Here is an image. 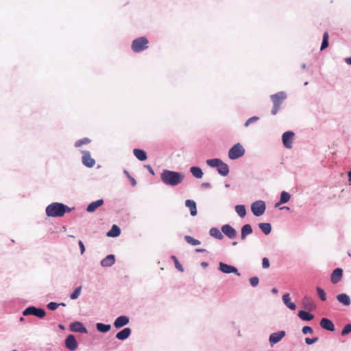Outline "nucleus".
Returning <instances> with one entry per match:
<instances>
[{
  "label": "nucleus",
  "mask_w": 351,
  "mask_h": 351,
  "mask_svg": "<svg viewBox=\"0 0 351 351\" xmlns=\"http://www.w3.org/2000/svg\"><path fill=\"white\" fill-rule=\"evenodd\" d=\"M129 317H127V316H124V315H122V316H119V317H117L114 322V326L116 328H121L125 325H127L128 323H129Z\"/></svg>",
  "instance_id": "nucleus-15"
},
{
  "label": "nucleus",
  "mask_w": 351,
  "mask_h": 351,
  "mask_svg": "<svg viewBox=\"0 0 351 351\" xmlns=\"http://www.w3.org/2000/svg\"><path fill=\"white\" fill-rule=\"evenodd\" d=\"M328 46V33L326 32L323 36V40L320 49L322 51L327 48Z\"/></svg>",
  "instance_id": "nucleus-38"
},
{
  "label": "nucleus",
  "mask_w": 351,
  "mask_h": 351,
  "mask_svg": "<svg viewBox=\"0 0 351 351\" xmlns=\"http://www.w3.org/2000/svg\"><path fill=\"white\" fill-rule=\"evenodd\" d=\"M190 171L193 176L197 178H202L203 176V172L198 167H192Z\"/></svg>",
  "instance_id": "nucleus-32"
},
{
  "label": "nucleus",
  "mask_w": 351,
  "mask_h": 351,
  "mask_svg": "<svg viewBox=\"0 0 351 351\" xmlns=\"http://www.w3.org/2000/svg\"><path fill=\"white\" fill-rule=\"evenodd\" d=\"M337 300L345 306H349L350 304V299L349 296L346 293H341L337 296Z\"/></svg>",
  "instance_id": "nucleus-24"
},
{
  "label": "nucleus",
  "mask_w": 351,
  "mask_h": 351,
  "mask_svg": "<svg viewBox=\"0 0 351 351\" xmlns=\"http://www.w3.org/2000/svg\"><path fill=\"white\" fill-rule=\"evenodd\" d=\"M82 163L84 166L91 168L95 165V160L91 157L90 152H83L82 158Z\"/></svg>",
  "instance_id": "nucleus-10"
},
{
  "label": "nucleus",
  "mask_w": 351,
  "mask_h": 351,
  "mask_svg": "<svg viewBox=\"0 0 351 351\" xmlns=\"http://www.w3.org/2000/svg\"><path fill=\"white\" fill-rule=\"evenodd\" d=\"M90 142V140L89 138H84L77 141L75 143V146L76 147H79L83 145L88 144Z\"/></svg>",
  "instance_id": "nucleus-39"
},
{
  "label": "nucleus",
  "mask_w": 351,
  "mask_h": 351,
  "mask_svg": "<svg viewBox=\"0 0 351 351\" xmlns=\"http://www.w3.org/2000/svg\"><path fill=\"white\" fill-rule=\"evenodd\" d=\"M59 304V306H60V305L65 306V304H64V303H61V304Z\"/></svg>",
  "instance_id": "nucleus-59"
},
{
  "label": "nucleus",
  "mask_w": 351,
  "mask_h": 351,
  "mask_svg": "<svg viewBox=\"0 0 351 351\" xmlns=\"http://www.w3.org/2000/svg\"><path fill=\"white\" fill-rule=\"evenodd\" d=\"M342 276L343 270L340 268H337L332 271L331 274L330 281L332 284H337L341 280Z\"/></svg>",
  "instance_id": "nucleus-14"
},
{
  "label": "nucleus",
  "mask_w": 351,
  "mask_h": 351,
  "mask_svg": "<svg viewBox=\"0 0 351 351\" xmlns=\"http://www.w3.org/2000/svg\"><path fill=\"white\" fill-rule=\"evenodd\" d=\"M134 155L141 161H144L147 159V154L145 151L140 149H134Z\"/></svg>",
  "instance_id": "nucleus-26"
},
{
  "label": "nucleus",
  "mask_w": 351,
  "mask_h": 351,
  "mask_svg": "<svg viewBox=\"0 0 351 351\" xmlns=\"http://www.w3.org/2000/svg\"><path fill=\"white\" fill-rule=\"evenodd\" d=\"M282 301L284 304L291 310H295L296 308L295 304L291 302V298L289 293L284 294L282 296Z\"/></svg>",
  "instance_id": "nucleus-23"
},
{
  "label": "nucleus",
  "mask_w": 351,
  "mask_h": 351,
  "mask_svg": "<svg viewBox=\"0 0 351 351\" xmlns=\"http://www.w3.org/2000/svg\"><path fill=\"white\" fill-rule=\"evenodd\" d=\"M270 97L274 104L271 112V114L276 115L279 111L282 103L286 99L287 95L284 92H278L276 94L271 95Z\"/></svg>",
  "instance_id": "nucleus-3"
},
{
  "label": "nucleus",
  "mask_w": 351,
  "mask_h": 351,
  "mask_svg": "<svg viewBox=\"0 0 351 351\" xmlns=\"http://www.w3.org/2000/svg\"><path fill=\"white\" fill-rule=\"evenodd\" d=\"M221 160L218 158L208 159L206 160V164L210 167L217 168L221 163Z\"/></svg>",
  "instance_id": "nucleus-36"
},
{
  "label": "nucleus",
  "mask_w": 351,
  "mask_h": 351,
  "mask_svg": "<svg viewBox=\"0 0 351 351\" xmlns=\"http://www.w3.org/2000/svg\"><path fill=\"white\" fill-rule=\"evenodd\" d=\"M265 204L261 200L256 201L251 206L252 212L257 217L262 215L265 213Z\"/></svg>",
  "instance_id": "nucleus-6"
},
{
  "label": "nucleus",
  "mask_w": 351,
  "mask_h": 351,
  "mask_svg": "<svg viewBox=\"0 0 351 351\" xmlns=\"http://www.w3.org/2000/svg\"><path fill=\"white\" fill-rule=\"evenodd\" d=\"M121 233L120 228L117 225H113L111 230L107 233L108 237H118Z\"/></svg>",
  "instance_id": "nucleus-31"
},
{
  "label": "nucleus",
  "mask_w": 351,
  "mask_h": 351,
  "mask_svg": "<svg viewBox=\"0 0 351 351\" xmlns=\"http://www.w3.org/2000/svg\"><path fill=\"white\" fill-rule=\"evenodd\" d=\"M318 337H314V338H312V339H310V338H306L305 339V342L306 344L308 345H311V344H313L315 342H317L318 341Z\"/></svg>",
  "instance_id": "nucleus-48"
},
{
  "label": "nucleus",
  "mask_w": 351,
  "mask_h": 351,
  "mask_svg": "<svg viewBox=\"0 0 351 351\" xmlns=\"http://www.w3.org/2000/svg\"><path fill=\"white\" fill-rule=\"evenodd\" d=\"M71 208L62 203L54 202L46 208V214L49 217H62L66 213L71 211Z\"/></svg>",
  "instance_id": "nucleus-2"
},
{
  "label": "nucleus",
  "mask_w": 351,
  "mask_h": 351,
  "mask_svg": "<svg viewBox=\"0 0 351 351\" xmlns=\"http://www.w3.org/2000/svg\"><path fill=\"white\" fill-rule=\"evenodd\" d=\"M271 292L273 293H278V290L276 288H273L272 290H271Z\"/></svg>",
  "instance_id": "nucleus-55"
},
{
  "label": "nucleus",
  "mask_w": 351,
  "mask_h": 351,
  "mask_svg": "<svg viewBox=\"0 0 351 351\" xmlns=\"http://www.w3.org/2000/svg\"><path fill=\"white\" fill-rule=\"evenodd\" d=\"M97 329L101 332H106L110 330V325L98 323L96 325Z\"/></svg>",
  "instance_id": "nucleus-34"
},
{
  "label": "nucleus",
  "mask_w": 351,
  "mask_h": 351,
  "mask_svg": "<svg viewBox=\"0 0 351 351\" xmlns=\"http://www.w3.org/2000/svg\"><path fill=\"white\" fill-rule=\"evenodd\" d=\"M237 213L241 217H244L246 215V210L243 205H237L235 206Z\"/></svg>",
  "instance_id": "nucleus-35"
},
{
  "label": "nucleus",
  "mask_w": 351,
  "mask_h": 351,
  "mask_svg": "<svg viewBox=\"0 0 351 351\" xmlns=\"http://www.w3.org/2000/svg\"><path fill=\"white\" fill-rule=\"evenodd\" d=\"M171 258H172V259L173 260V261H174V263H175V266H176V267L178 270H180V271H183V270H184V269H183V267H182V266L180 265V263H179V261H178V258H177L175 256H171Z\"/></svg>",
  "instance_id": "nucleus-42"
},
{
  "label": "nucleus",
  "mask_w": 351,
  "mask_h": 351,
  "mask_svg": "<svg viewBox=\"0 0 351 351\" xmlns=\"http://www.w3.org/2000/svg\"><path fill=\"white\" fill-rule=\"evenodd\" d=\"M59 304L56 302H51L47 304V308L51 311L56 310L58 307Z\"/></svg>",
  "instance_id": "nucleus-47"
},
{
  "label": "nucleus",
  "mask_w": 351,
  "mask_h": 351,
  "mask_svg": "<svg viewBox=\"0 0 351 351\" xmlns=\"http://www.w3.org/2000/svg\"><path fill=\"white\" fill-rule=\"evenodd\" d=\"M130 333L131 329L130 328H125L117 332L116 337L119 340H125L130 336Z\"/></svg>",
  "instance_id": "nucleus-20"
},
{
  "label": "nucleus",
  "mask_w": 351,
  "mask_h": 351,
  "mask_svg": "<svg viewBox=\"0 0 351 351\" xmlns=\"http://www.w3.org/2000/svg\"><path fill=\"white\" fill-rule=\"evenodd\" d=\"M282 208H285V209H289V208H288V207H287V206H285V207H283Z\"/></svg>",
  "instance_id": "nucleus-60"
},
{
  "label": "nucleus",
  "mask_w": 351,
  "mask_h": 351,
  "mask_svg": "<svg viewBox=\"0 0 351 351\" xmlns=\"http://www.w3.org/2000/svg\"><path fill=\"white\" fill-rule=\"evenodd\" d=\"M259 119L258 117L254 116L250 119H248L246 122L245 123V126L247 127L250 123L256 121Z\"/></svg>",
  "instance_id": "nucleus-44"
},
{
  "label": "nucleus",
  "mask_w": 351,
  "mask_h": 351,
  "mask_svg": "<svg viewBox=\"0 0 351 351\" xmlns=\"http://www.w3.org/2000/svg\"><path fill=\"white\" fill-rule=\"evenodd\" d=\"M23 314L25 316L32 315L39 318H43L46 315L45 311L43 308H38L34 306L27 307L25 309Z\"/></svg>",
  "instance_id": "nucleus-7"
},
{
  "label": "nucleus",
  "mask_w": 351,
  "mask_h": 351,
  "mask_svg": "<svg viewBox=\"0 0 351 351\" xmlns=\"http://www.w3.org/2000/svg\"><path fill=\"white\" fill-rule=\"evenodd\" d=\"M209 233L210 236L220 240L222 239L223 237L220 230L217 228H212L210 230Z\"/></svg>",
  "instance_id": "nucleus-33"
},
{
  "label": "nucleus",
  "mask_w": 351,
  "mask_h": 351,
  "mask_svg": "<svg viewBox=\"0 0 351 351\" xmlns=\"http://www.w3.org/2000/svg\"><path fill=\"white\" fill-rule=\"evenodd\" d=\"M317 295L320 298V299L322 300V301H325L326 300V293L324 291V290L320 287H317Z\"/></svg>",
  "instance_id": "nucleus-40"
},
{
  "label": "nucleus",
  "mask_w": 351,
  "mask_h": 351,
  "mask_svg": "<svg viewBox=\"0 0 351 351\" xmlns=\"http://www.w3.org/2000/svg\"><path fill=\"white\" fill-rule=\"evenodd\" d=\"M291 195L286 191H282L280 194V199L278 203L276 204V206H278L281 204H285L289 201Z\"/></svg>",
  "instance_id": "nucleus-29"
},
{
  "label": "nucleus",
  "mask_w": 351,
  "mask_h": 351,
  "mask_svg": "<svg viewBox=\"0 0 351 351\" xmlns=\"http://www.w3.org/2000/svg\"><path fill=\"white\" fill-rule=\"evenodd\" d=\"M345 62L348 64H351V58H346Z\"/></svg>",
  "instance_id": "nucleus-53"
},
{
  "label": "nucleus",
  "mask_w": 351,
  "mask_h": 351,
  "mask_svg": "<svg viewBox=\"0 0 351 351\" xmlns=\"http://www.w3.org/2000/svg\"><path fill=\"white\" fill-rule=\"evenodd\" d=\"M232 244L235 245H237V242H233V243H232Z\"/></svg>",
  "instance_id": "nucleus-61"
},
{
  "label": "nucleus",
  "mask_w": 351,
  "mask_h": 351,
  "mask_svg": "<svg viewBox=\"0 0 351 351\" xmlns=\"http://www.w3.org/2000/svg\"><path fill=\"white\" fill-rule=\"evenodd\" d=\"M185 205L190 210L191 215L192 216H195L197 213L196 203L195 201L191 199H187L185 202Z\"/></svg>",
  "instance_id": "nucleus-18"
},
{
  "label": "nucleus",
  "mask_w": 351,
  "mask_h": 351,
  "mask_svg": "<svg viewBox=\"0 0 351 351\" xmlns=\"http://www.w3.org/2000/svg\"><path fill=\"white\" fill-rule=\"evenodd\" d=\"M320 326L327 330L334 331L335 326L331 320L328 318H322L320 321Z\"/></svg>",
  "instance_id": "nucleus-16"
},
{
  "label": "nucleus",
  "mask_w": 351,
  "mask_h": 351,
  "mask_svg": "<svg viewBox=\"0 0 351 351\" xmlns=\"http://www.w3.org/2000/svg\"><path fill=\"white\" fill-rule=\"evenodd\" d=\"M302 304L304 308H307L308 310H312L315 308V304H313L312 300L307 296H305L303 298Z\"/></svg>",
  "instance_id": "nucleus-27"
},
{
  "label": "nucleus",
  "mask_w": 351,
  "mask_h": 351,
  "mask_svg": "<svg viewBox=\"0 0 351 351\" xmlns=\"http://www.w3.org/2000/svg\"><path fill=\"white\" fill-rule=\"evenodd\" d=\"M184 240L192 245H197L200 244V241L193 237L186 235L184 237Z\"/></svg>",
  "instance_id": "nucleus-37"
},
{
  "label": "nucleus",
  "mask_w": 351,
  "mask_h": 351,
  "mask_svg": "<svg viewBox=\"0 0 351 351\" xmlns=\"http://www.w3.org/2000/svg\"><path fill=\"white\" fill-rule=\"evenodd\" d=\"M78 245L80 247V252H81V254H84V251H85V247H84V243H82V241H80L78 242Z\"/></svg>",
  "instance_id": "nucleus-51"
},
{
  "label": "nucleus",
  "mask_w": 351,
  "mask_h": 351,
  "mask_svg": "<svg viewBox=\"0 0 351 351\" xmlns=\"http://www.w3.org/2000/svg\"><path fill=\"white\" fill-rule=\"evenodd\" d=\"M115 259L114 256L112 254L108 255L105 258H104L101 264L103 267H110L114 263Z\"/></svg>",
  "instance_id": "nucleus-22"
},
{
  "label": "nucleus",
  "mask_w": 351,
  "mask_h": 351,
  "mask_svg": "<svg viewBox=\"0 0 351 351\" xmlns=\"http://www.w3.org/2000/svg\"><path fill=\"white\" fill-rule=\"evenodd\" d=\"M195 251L197 252H206V250L205 249H196Z\"/></svg>",
  "instance_id": "nucleus-54"
},
{
  "label": "nucleus",
  "mask_w": 351,
  "mask_h": 351,
  "mask_svg": "<svg viewBox=\"0 0 351 351\" xmlns=\"http://www.w3.org/2000/svg\"><path fill=\"white\" fill-rule=\"evenodd\" d=\"M219 270L222 271L224 274H230V273H234L237 276H240L241 274L238 271L237 269L232 265H229L228 264L223 263H219Z\"/></svg>",
  "instance_id": "nucleus-8"
},
{
  "label": "nucleus",
  "mask_w": 351,
  "mask_h": 351,
  "mask_svg": "<svg viewBox=\"0 0 351 351\" xmlns=\"http://www.w3.org/2000/svg\"><path fill=\"white\" fill-rule=\"evenodd\" d=\"M252 232V228L250 224L244 225L241 228V238L244 240L247 235L250 234Z\"/></svg>",
  "instance_id": "nucleus-25"
},
{
  "label": "nucleus",
  "mask_w": 351,
  "mask_h": 351,
  "mask_svg": "<svg viewBox=\"0 0 351 351\" xmlns=\"http://www.w3.org/2000/svg\"><path fill=\"white\" fill-rule=\"evenodd\" d=\"M221 231L230 239H234L237 236V231L228 224L223 225L221 227Z\"/></svg>",
  "instance_id": "nucleus-13"
},
{
  "label": "nucleus",
  "mask_w": 351,
  "mask_h": 351,
  "mask_svg": "<svg viewBox=\"0 0 351 351\" xmlns=\"http://www.w3.org/2000/svg\"><path fill=\"white\" fill-rule=\"evenodd\" d=\"M124 173L127 176V177L130 179L132 185L133 186H134L136 184V180L134 178H132L127 171H124Z\"/></svg>",
  "instance_id": "nucleus-49"
},
{
  "label": "nucleus",
  "mask_w": 351,
  "mask_h": 351,
  "mask_svg": "<svg viewBox=\"0 0 351 351\" xmlns=\"http://www.w3.org/2000/svg\"><path fill=\"white\" fill-rule=\"evenodd\" d=\"M250 282L252 287H256L258 285V284L259 282V279L258 277H256V276L252 277L250 279Z\"/></svg>",
  "instance_id": "nucleus-45"
},
{
  "label": "nucleus",
  "mask_w": 351,
  "mask_h": 351,
  "mask_svg": "<svg viewBox=\"0 0 351 351\" xmlns=\"http://www.w3.org/2000/svg\"><path fill=\"white\" fill-rule=\"evenodd\" d=\"M149 47V40L147 38L142 36L134 39L131 45L132 51L135 53L141 52Z\"/></svg>",
  "instance_id": "nucleus-4"
},
{
  "label": "nucleus",
  "mask_w": 351,
  "mask_h": 351,
  "mask_svg": "<svg viewBox=\"0 0 351 351\" xmlns=\"http://www.w3.org/2000/svg\"><path fill=\"white\" fill-rule=\"evenodd\" d=\"M65 345H66V347L71 351H74L77 349V341H76L75 337L73 335H69L66 337V339L65 340Z\"/></svg>",
  "instance_id": "nucleus-12"
},
{
  "label": "nucleus",
  "mask_w": 351,
  "mask_h": 351,
  "mask_svg": "<svg viewBox=\"0 0 351 351\" xmlns=\"http://www.w3.org/2000/svg\"><path fill=\"white\" fill-rule=\"evenodd\" d=\"M202 265L203 267H206V266L208 265V263H202Z\"/></svg>",
  "instance_id": "nucleus-57"
},
{
  "label": "nucleus",
  "mask_w": 351,
  "mask_h": 351,
  "mask_svg": "<svg viewBox=\"0 0 351 351\" xmlns=\"http://www.w3.org/2000/svg\"><path fill=\"white\" fill-rule=\"evenodd\" d=\"M184 176L183 173L164 169L160 173V179L166 185L175 186L182 182Z\"/></svg>",
  "instance_id": "nucleus-1"
},
{
  "label": "nucleus",
  "mask_w": 351,
  "mask_h": 351,
  "mask_svg": "<svg viewBox=\"0 0 351 351\" xmlns=\"http://www.w3.org/2000/svg\"><path fill=\"white\" fill-rule=\"evenodd\" d=\"M298 316L300 319L304 321H310L313 319L314 316L313 314L304 311H300L298 313Z\"/></svg>",
  "instance_id": "nucleus-28"
},
{
  "label": "nucleus",
  "mask_w": 351,
  "mask_h": 351,
  "mask_svg": "<svg viewBox=\"0 0 351 351\" xmlns=\"http://www.w3.org/2000/svg\"><path fill=\"white\" fill-rule=\"evenodd\" d=\"M82 287H78L75 289V291L71 293L70 298L71 300H75L78 298L81 293Z\"/></svg>",
  "instance_id": "nucleus-41"
},
{
  "label": "nucleus",
  "mask_w": 351,
  "mask_h": 351,
  "mask_svg": "<svg viewBox=\"0 0 351 351\" xmlns=\"http://www.w3.org/2000/svg\"><path fill=\"white\" fill-rule=\"evenodd\" d=\"M12 351H18V350H12Z\"/></svg>",
  "instance_id": "nucleus-62"
},
{
  "label": "nucleus",
  "mask_w": 351,
  "mask_h": 351,
  "mask_svg": "<svg viewBox=\"0 0 351 351\" xmlns=\"http://www.w3.org/2000/svg\"><path fill=\"white\" fill-rule=\"evenodd\" d=\"M349 176V180L351 182V171L348 174Z\"/></svg>",
  "instance_id": "nucleus-58"
},
{
  "label": "nucleus",
  "mask_w": 351,
  "mask_h": 351,
  "mask_svg": "<svg viewBox=\"0 0 351 351\" xmlns=\"http://www.w3.org/2000/svg\"><path fill=\"white\" fill-rule=\"evenodd\" d=\"M269 267V261L267 258H263V267L267 269Z\"/></svg>",
  "instance_id": "nucleus-50"
},
{
  "label": "nucleus",
  "mask_w": 351,
  "mask_h": 351,
  "mask_svg": "<svg viewBox=\"0 0 351 351\" xmlns=\"http://www.w3.org/2000/svg\"><path fill=\"white\" fill-rule=\"evenodd\" d=\"M303 334L306 335L308 333L312 334L313 332V330L311 327L310 326H304L302 330Z\"/></svg>",
  "instance_id": "nucleus-46"
},
{
  "label": "nucleus",
  "mask_w": 351,
  "mask_h": 351,
  "mask_svg": "<svg viewBox=\"0 0 351 351\" xmlns=\"http://www.w3.org/2000/svg\"><path fill=\"white\" fill-rule=\"evenodd\" d=\"M260 229L263 231V232L265 234H269L271 230V226L269 223H261L258 225Z\"/></svg>",
  "instance_id": "nucleus-30"
},
{
  "label": "nucleus",
  "mask_w": 351,
  "mask_h": 351,
  "mask_svg": "<svg viewBox=\"0 0 351 351\" xmlns=\"http://www.w3.org/2000/svg\"><path fill=\"white\" fill-rule=\"evenodd\" d=\"M202 185H203L204 187H208V186H210V184H209V183H204Z\"/></svg>",
  "instance_id": "nucleus-56"
},
{
  "label": "nucleus",
  "mask_w": 351,
  "mask_h": 351,
  "mask_svg": "<svg viewBox=\"0 0 351 351\" xmlns=\"http://www.w3.org/2000/svg\"><path fill=\"white\" fill-rule=\"evenodd\" d=\"M104 200L103 199H98L95 202H91L86 208V210L88 213H92L95 211L97 208L103 205Z\"/></svg>",
  "instance_id": "nucleus-19"
},
{
  "label": "nucleus",
  "mask_w": 351,
  "mask_h": 351,
  "mask_svg": "<svg viewBox=\"0 0 351 351\" xmlns=\"http://www.w3.org/2000/svg\"><path fill=\"white\" fill-rule=\"evenodd\" d=\"M285 336V332L283 330L271 334L269 339L271 346H273L278 343Z\"/></svg>",
  "instance_id": "nucleus-11"
},
{
  "label": "nucleus",
  "mask_w": 351,
  "mask_h": 351,
  "mask_svg": "<svg viewBox=\"0 0 351 351\" xmlns=\"http://www.w3.org/2000/svg\"><path fill=\"white\" fill-rule=\"evenodd\" d=\"M351 332V324H348L345 326L341 331V335L345 336Z\"/></svg>",
  "instance_id": "nucleus-43"
},
{
  "label": "nucleus",
  "mask_w": 351,
  "mask_h": 351,
  "mask_svg": "<svg viewBox=\"0 0 351 351\" xmlns=\"http://www.w3.org/2000/svg\"><path fill=\"white\" fill-rule=\"evenodd\" d=\"M71 330L73 332H87L86 328L84 326V325L79 322H73L71 324Z\"/></svg>",
  "instance_id": "nucleus-17"
},
{
  "label": "nucleus",
  "mask_w": 351,
  "mask_h": 351,
  "mask_svg": "<svg viewBox=\"0 0 351 351\" xmlns=\"http://www.w3.org/2000/svg\"><path fill=\"white\" fill-rule=\"evenodd\" d=\"M245 154V149L240 143L234 145L228 152V157L231 160H235L241 157Z\"/></svg>",
  "instance_id": "nucleus-5"
},
{
  "label": "nucleus",
  "mask_w": 351,
  "mask_h": 351,
  "mask_svg": "<svg viewBox=\"0 0 351 351\" xmlns=\"http://www.w3.org/2000/svg\"><path fill=\"white\" fill-rule=\"evenodd\" d=\"M217 171L220 175L223 176H226L229 173V167L227 164L223 162L221 160V163L217 167Z\"/></svg>",
  "instance_id": "nucleus-21"
},
{
  "label": "nucleus",
  "mask_w": 351,
  "mask_h": 351,
  "mask_svg": "<svg viewBox=\"0 0 351 351\" xmlns=\"http://www.w3.org/2000/svg\"><path fill=\"white\" fill-rule=\"evenodd\" d=\"M147 169L149 170V171L152 174L154 175V170L152 169V167L150 165H147Z\"/></svg>",
  "instance_id": "nucleus-52"
},
{
  "label": "nucleus",
  "mask_w": 351,
  "mask_h": 351,
  "mask_svg": "<svg viewBox=\"0 0 351 351\" xmlns=\"http://www.w3.org/2000/svg\"><path fill=\"white\" fill-rule=\"evenodd\" d=\"M294 133L291 131L285 132L282 134V143L285 147L290 149L292 147V141L294 137Z\"/></svg>",
  "instance_id": "nucleus-9"
}]
</instances>
